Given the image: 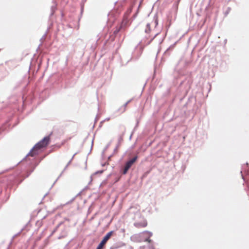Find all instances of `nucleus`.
<instances>
[{"label": "nucleus", "instance_id": "f257e3e1", "mask_svg": "<svg viewBox=\"0 0 249 249\" xmlns=\"http://www.w3.org/2000/svg\"><path fill=\"white\" fill-rule=\"evenodd\" d=\"M50 141V136L44 137L41 141L37 143L32 150L29 153V155L31 157H34L35 155L38 154L39 150L44 147H46L49 143Z\"/></svg>", "mask_w": 249, "mask_h": 249}, {"label": "nucleus", "instance_id": "f03ea898", "mask_svg": "<svg viewBox=\"0 0 249 249\" xmlns=\"http://www.w3.org/2000/svg\"><path fill=\"white\" fill-rule=\"evenodd\" d=\"M113 233V231H111L108 232L104 237L101 243L99 244L96 249H103L104 246L106 244L108 240L110 238Z\"/></svg>", "mask_w": 249, "mask_h": 249}, {"label": "nucleus", "instance_id": "7ed1b4c3", "mask_svg": "<svg viewBox=\"0 0 249 249\" xmlns=\"http://www.w3.org/2000/svg\"><path fill=\"white\" fill-rule=\"evenodd\" d=\"M137 159V156H135L133 159L130 160L128 161L124 167V170H123V174H125L127 173L128 170L129 169V168L132 166V165L133 164V163L136 161Z\"/></svg>", "mask_w": 249, "mask_h": 249}, {"label": "nucleus", "instance_id": "20e7f679", "mask_svg": "<svg viewBox=\"0 0 249 249\" xmlns=\"http://www.w3.org/2000/svg\"><path fill=\"white\" fill-rule=\"evenodd\" d=\"M145 32L146 33H149L150 32V24L148 23L147 24Z\"/></svg>", "mask_w": 249, "mask_h": 249}, {"label": "nucleus", "instance_id": "39448f33", "mask_svg": "<svg viewBox=\"0 0 249 249\" xmlns=\"http://www.w3.org/2000/svg\"><path fill=\"white\" fill-rule=\"evenodd\" d=\"M147 225V224L146 223H143L142 224H137L136 226L138 228L142 227H145Z\"/></svg>", "mask_w": 249, "mask_h": 249}, {"label": "nucleus", "instance_id": "423d86ee", "mask_svg": "<svg viewBox=\"0 0 249 249\" xmlns=\"http://www.w3.org/2000/svg\"><path fill=\"white\" fill-rule=\"evenodd\" d=\"M128 103V102L124 104V106L123 107L124 110L125 109L126 107V106H127V105Z\"/></svg>", "mask_w": 249, "mask_h": 249}, {"label": "nucleus", "instance_id": "0eeeda50", "mask_svg": "<svg viewBox=\"0 0 249 249\" xmlns=\"http://www.w3.org/2000/svg\"><path fill=\"white\" fill-rule=\"evenodd\" d=\"M146 241L148 242H149V243L151 241V240L149 238L146 239Z\"/></svg>", "mask_w": 249, "mask_h": 249}, {"label": "nucleus", "instance_id": "6e6552de", "mask_svg": "<svg viewBox=\"0 0 249 249\" xmlns=\"http://www.w3.org/2000/svg\"><path fill=\"white\" fill-rule=\"evenodd\" d=\"M155 25H156L158 24V22H157V19H156V20H155Z\"/></svg>", "mask_w": 249, "mask_h": 249}, {"label": "nucleus", "instance_id": "1a4fd4ad", "mask_svg": "<svg viewBox=\"0 0 249 249\" xmlns=\"http://www.w3.org/2000/svg\"><path fill=\"white\" fill-rule=\"evenodd\" d=\"M149 249H154L153 248H151Z\"/></svg>", "mask_w": 249, "mask_h": 249}]
</instances>
